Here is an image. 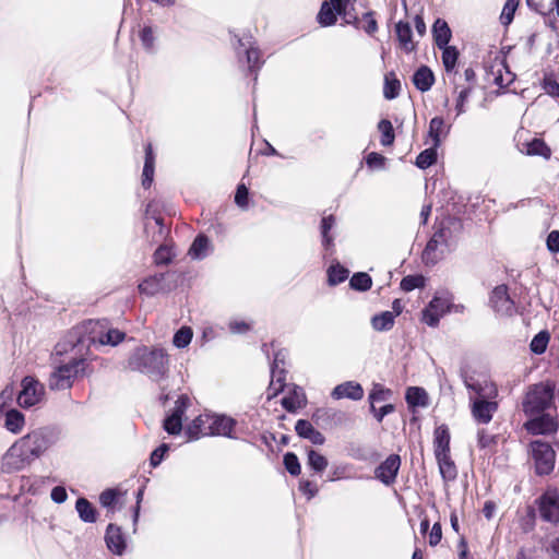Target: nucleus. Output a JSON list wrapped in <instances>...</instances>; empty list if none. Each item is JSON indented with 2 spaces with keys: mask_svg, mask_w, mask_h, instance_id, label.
I'll list each match as a JSON object with an SVG mask.
<instances>
[{
  "mask_svg": "<svg viewBox=\"0 0 559 559\" xmlns=\"http://www.w3.org/2000/svg\"><path fill=\"white\" fill-rule=\"evenodd\" d=\"M436 460L438 462L439 471L442 478L448 481L455 479L456 467L454 462L450 457V453L444 454V457L442 454L440 456H436Z\"/></svg>",
  "mask_w": 559,
  "mask_h": 559,
  "instance_id": "28",
  "label": "nucleus"
},
{
  "mask_svg": "<svg viewBox=\"0 0 559 559\" xmlns=\"http://www.w3.org/2000/svg\"><path fill=\"white\" fill-rule=\"evenodd\" d=\"M295 430L299 437L310 440L313 444L321 445L325 441L324 436L306 419H298Z\"/></svg>",
  "mask_w": 559,
  "mask_h": 559,
  "instance_id": "20",
  "label": "nucleus"
},
{
  "mask_svg": "<svg viewBox=\"0 0 559 559\" xmlns=\"http://www.w3.org/2000/svg\"><path fill=\"white\" fill-rule=\"evenodd\" d=\"M24 416L16 409H11L5 414L4 427L12 433H19L24 426Z\"/></svg>",
  "mask_w": 559,
  "mask_h": 559,
  "instance_id": "32",
  "label": "nucleus"
},
{
  "mask_svg": "<svg viewBox=\"0 0 559 559\" xmlns=\"http://www.w3.org/2000/svg\"><path fill=\"white\" fill-rule=\"evenodd\" d=\"M378 129L381 132V144L383 146L392 145L395 139L394 129L390 120L382 119L378 123Z\"/></svg>",
  "mask_w": 559,
  "mask_h": 559,
  "instance_id": "41",
  "label": "nucleus"
},
{
  "mask_svg": "<svg viewBox=\"0 0 559 559\" xmlns=\"http://www.w3.org/2000/svg\"><path fill=\"white\" fill-rule=\"evenodd\" d=\"M395 31H396L397 39H399L400 44L402 45V47L407 52L414 50L415 46L412 41V28H411L409 23L400 21L395 26Z\"/></svg>",
  "mask_w": 559,
  "mask_h": 559,
  "instance_id": "26",
  "label": "nucleus"
},
{
  "mask_svg": "<svg viewBox=\"0 0 559 559\" xmlns=\"http://www.w3.org/2000/svg\"><path fill=\"white\" fill-rule=\"evenodd\" d=\"M335 219L332 215H329L326 217L322 218L321 222V234H322V240L323 245L328 248L332 245L333 238L330 237L329 231L334 226Z\"/></svg>",
  "mask_w": 559,
  "mask_h": 559,
  "instance_id": "52",
  "label": "nucleus"
},
{
  "mask_svg": "<svg viewBox=\"0 0 559 559\" xmlns=\"http://www.w3.org/2000/svg\"><path fill=\"white\" fill-rule=\"evenodd\" d=\"M34 462L24 449L15 441L2 457L1 468L4 473H15Z\"/></svg>",
  "mask_w": 559,
  "mask_h": 559,
  "instance_id": "8",
  "label": "nucleus"
},
{
  "mask_svg": "<svg viewBox=\"0 0 559 559\" xmlns=\"http://www.w3.org/2000/svg\"><path fill=\"white\" fill-rule=\"evenodd\" d=\"M548 342H549V333L547 331H542L533 337V340L530 344L531 350L534 354L540 355V354L545 353Z\"/></svg>",
  "mask_w": 559,
  "mask_h": 559,
  "instance_id": "44",
  "label": "nucleus"
},
{
  "mask_svg": "<svg viewBox=\"0 0 559 559\" xmlns=\"http://www.w3.org/2000/svg\"><path fill=\"white\" fill-rule=\"evenodd\" d=\"M58 437L59 433L56 428L41 427L20 438L17 442L31 459L35 461L57 442Z\"/></svg>",
  "mask_w": 559,
  "mask_h": 559,
  "instance_id": "2",
  "label": "nucleus"
},
{
  "mask_svg": "<svg viewBox=\"0 0 559 559\" xmlns=\"http://www.w3.org/2000/svg\"><path fill=\"white\" fill-rule=\"evenodd\" d=\"M401 88V83L397 79H390L389 75H385L383 95L386 99H394L399 96Z\"/></svg>",
  "mask_w": 559,
  "mask_h": 559,
  "instance_id": "49",
  "label": "nucleus"
},
{
  "mask_svg": "<svg viewBox=\"0 0 559 559\" xmlns=\"http://www.w3.org/2000/svg\"><path fill=\"white\" fill-rule=\"evenodd\" d=\"M308 465L316 473H322L328 467V460L325 456L314 450L308 451Z\"/></svg>",
  "mask_w": 559,
  "mask_h": 559,
  "instance_id": "43",
  "label": "nucleus"
},
{
  "mask_svg": "<svg viewBox=\"0 0 559 559\" xmlns=\"http://www.w3.org/2000/svg\"><path fill=\"white\" fill-rule=\"evenodd\" d=\"M371 285V277L365 272L355 273L349 281V286L358 292H366L370 289Z\"/></svg>",
  "mask_w": 559,
  "mask_h": 559,
  "instance_id": "38",
  "label": "nucleus"
},
{
  "mask_svg": "<svg viewBox=\"0 0 559 559\" xmlns=\"http://www.w3.org/2000/svg\"><path fill=\"white\" fill-rule=\"evenodd\" d=\"M164 281V274H156L144 280L139 285V290L147 296H154L162 289V283Z\"/></svg>",
  "mask_w": 559,
  "mask_h": 559,
  "instance_id": "30",
  "label": "nucleus"
},
{
  "mask_svg": "<svg viewBox=\"0 0 559 559\" xmlns=\"http://www.w3.org/2000/svg\"><path fill=\"white\" fill-rule=\"evenodd\" d=\"M527 5L542 15L552 12V0H526Z\"/></svg>",
  "mask_w": 559,
  "mask_h": 559,
  "instance_id": "51",
  "label": "nucleus"
},
{
  "mask_svg": "<svg viewBox=\"0 0 559 559\" xmlns=\"http://www.w3.org/2000/svg\"><path fill=\"white\" fill-rule=\"evenodd\" d=\"M547 249L552 252H559V230H552L547 237Z\"/></svg>",
  "mask_w": 559,
  "mask_h": 559,
  "instance_id": "62",
  "label": "nucleus"
},
{
  "mask_svg": "<svg viewBox=\"0 0 559 559\" xmlns=\"http://www.w3.org/2000/svg\"><path fill=\"white\" fill-rule=\"evenodd\" d=\"M432 35L438 48L447 46L451 39V29L444 20L438 19L432 25Z\"/></svg>",
  "mask_w": 559,
  "mask_h": 559,
  "instance_id": "22",
  "label": "nucleus"
},
{
  "mask_svg": "<svg viewBox=\"0 0 559 559\" xmlns=\"http://www.w3.org/2000/svg\"><path fill=\"white\" fill-rule=\"evenodd\" d=\"M401 466V457L397 454L389 455L374 471V476L384 485H392Z\"/></svg>",
  "mask_w": 559,
  "mask_h": 559,
  "instance_id": "11",
  "label": "nucleus"
},
{
  "mask_svg": "<svg viewBox=\"0 0 559 559\" xmlns=\"http://www.w3.org/2000/svg\"><path fill=\"white\" fill-rule=\"evenodd\" d=\"M445 123L442 117H433L429 122V136L432 139V145L438 147L441 143V135L447 133Z\"/></svg>",
  "mask_w": 559,
  "mask_h": 559,
  "instance_id": "33",
  "label": "nucleus"
},
{
  "mask_svg": "<svg viewBox=\"0 0 559 559\" xmlns=\"http://www.w3.org/2000/svg\"><path fill=\"white\" fill-rule=\"evenodd\" d=\"M169 447L166 443H163L157 449H155L150 457L151 465L156 467L160 464L164 459V454L168 451Z\"/></svg>",
  "mask_w": 559,
  "mask_h": 559,
  "instance_id": "59",
  "label": "nucleus"
},
{
  "mask_svg": "<svg viewBox=\"0 0 559 559\" xmlns=\"http://www.w3.org/2000/svg\"><path fill=\"white\" fill-rule=\"evenodd\" d=\"M394 405L393 404H385L383 405L382 407H380L379 409L376 408L374 405L370 406V411L371 413L373 414L374 418L381 423L384 418V416L391 414L394 412Z\"/></svg>",
  "mask_w": 559,
  "mask_h": 559,
  "instance_id": "58",
  "label": "nucleus"
},
{
  "mask_svg": "<svg viewBox=\"0 0 559 559\" xmlns=\"http://www.w3.org/2000/svg\"><path fill=\"white\" fill-rule=\"evenodd\" d=\"M169 359L163 348L150 349L146 346L135 348L128 358V368L160 381L168 372Z\"/></svg>",
  "mask_w": 559,
  "mask_h": 559,
  "instance_id": "1",
  "label": "nucleus"
},
{
  "mask_svg": "<svg viewBox=\"0 0 559 559\" xmlns=\"http://www.w3.org/2000/svg\"><path fill=\"white\" fill-rule=\"evenodd\" d=\"M331 396L334 400L349 399L360 401L364 397V389L358 382L346 381L336 385L332 390Z\"/></svg>",
  "mask_w": 559,
  "mask_h": 559,
  "instance_id": "15",
  "label": "nucleus"
},
{
  "mask_svg": "<svg viewBox=\"0 0 559 559\" xmlns=\"http://www.w3.org/2000/svg\"><path fill=\"white\" fill-rule=\"evenodd\" d=\"M192 336V330L188 326H183L175 333L173 343L177 348H183L190 344Z\"/></svg>",
  "mask_w": 559,
  "mask_h": 559,
  "instance_id": "47",
  "label": "nucleus"
},
{
  "mask_svg": "<svg viewBox=\"0 0 559 559\" xmlns=\"http://www.w3.org/2000/svg\"><path fill=\"white\" fill-rule=\"evenodd\" d=\"M546 551L549 559H559V536L549 539Z\"/></svg>",
  "mask_w": 559,
  "mask_h": 559,
  "instance_id": "64",
  "label": "nucleus"
},
{
  "mask_svg": "<svg viewBox=\"0 0 559 559\" xmlns=\"http://www.w3.org/2000/svg\"><path fill=\"white\" fill-rule=\"evenodd\" d=\"M271 372H272V380H271L270 386L267 389L269 399L276 396L280 392L283 391V389L285 386L284 370L283 369L275 370L274 368H271Z\"/></svg>",
  "mask_w": 559,
  "mask_h": 559,
  "instance_id": "36",
  "label": "nucleus"
},
{
  "mask_svg": "<svg viewBox=\"0 0 559 559\" xmlns=\"http://www.w3.org/2000/svg\"><path fill=\"white\" fill-rule=\"evenodd\" d=\"M181 428H182V419H180V417H178L177 415H169L164 420V429L169 435L180 433Z\"/></svg>",
  "mask_w": 559,
  "mask_h": 559,
  "instance_id": "53",
  "label": "nucleus"
},
{
  "mask_svg": "<svg viewBox=\"0 0 559 559\" xmlns=\"http://www.w3.org/2000/svg\"><path fill=\"white\" fill-rule=\"evenodd\" d=\"M464 384L477 396L475 399H495L498 394L497 386L489 381H474L472 378L464 377Z\"/></svg>",
  "mask_w": 559,
  "mask_h": 559,
  "instance_id": "17",
  "label": "nucleus"
},
{
  "mask_svg": "<svg viewBox=\"0 0 559 559\" xmlns=\"http://www.w3.org/2000/svg\"><path fill=\"white\" fill-rule=\"evenodd\" d=\"M442 247L450 248L453 245L452 231L448 227H441L432 235Z\"/></svg>",
  "mask_w": 559,
  "mask_h": 559,
  "instance_id": "54",
  "label": "nucleus"
},
{
  "mask_svg": "<svg viewBox=\"0 0 559 559\" xmlns=\"http://www.w3.org/2000/svg\"><path fill=\"white\" fill-rule=\"evenodd\" d=\"M437 160V147L433 145L420 152L416 157L415 165L420 169H426L435 164Z\"/></svg>",
  "mask_w": 559,
  "mask_h": 559,
  "instance_id": "39",
  "label": "nucleus"
},
{
  "mask_svg": "<svg viewBox=\"0 0 559 559\" xmlns=\"http://www.w3.org/2000/svg\"><path fill=\"white\" fill-rule=\"evenodd\" d=\"M154 261L157 265L162 264H168L171 262V253L170 250L165 247L160 246L154 253Z\"/></svg>",
  "mask_w": 559,
  "mask_h": 559,
  "instance_id": "55",
  "label": "nucleus"
},
{
  "mask_svg": "<svg viewBox=\"0 0 559 559\" xmlns=\"http://www.w3.org/2000/svg\"><path fill=\"white\" fill-rule=\"evenodd\" d=\"M524 427L532 435H546L557 430V423L549 415H540L526 421Z\"/></svg>",
  "mask_w": 559,
  "mask_h": 559,
  "instance_id": "16",
  "label": "nucleus"
},
{
  "mask_svg": "<svg viewBox=\"0 0 559 559\" xmlns=\"http://www.w3.org/2000/svg\"><path fill=\"white\" fill-rule=\"evenodd\" d=\"M85 359L72 357L68 362L55 367L50 373L48 385L51 390L70 389L73 381L85 370Z\"/></svg>",
  "mask_w": 559,
  "mask_h": 559,
  "instance_id": "4",
  "label": "nucleus"
},
{
  "mask_svg": "<svg viewBox=\"0 0 559 559\" xmlns=\"http://www.w3.org/2000/svg\"><path fill=\"white\" fill-rule=\"evenodd\" d=\"M415 87L420 92L429 91L435 83V74L427 66L419 67L412 79Z\"/></svg>",
  "mask_w": 559,
  "mask_h": 559,
  "instance_id": "21",
  "label": "nucleus"
},
{
  "mask_svg": "<svg viewBox=\"0 0 559 559\" xmlns=\"http://www.w3.org/2000/svg\"><path fill=\"white\" fill-rule=\"evenodd\" d=\"M450 431L447 425L438 426L433 431V451L435 456L450 453Z\"/></svg>",
  "mask_w": 559,
  "mask_h": 559,
  "instance_id": "18",
  "label": "nucleus"
},
{
  "mask_svg": "<svg viewBox=\"0 0 559 559\" xmlns=\"http://www.w3.org/2000/svg\"><path fill=\"white\" fill-rule=\"evenodd\" d=\"M105 540L108 549L116 554L122 555L126 548V540L120 528L114 524H109L106 531Z\"/></svg>",
  "mask_w": 559,
  "mask_h": 559,
  "instance_id": "19",
  "label": "nucleus"
},
{
  "mask_svg": "<svg viewBox=\"0 0 559 559\" xmlns=\"http://www.w3.org/2000/svg\"><path fill=\"white\" fill-rule=\"evenodd\" d=\"M391 396L392 391L390 389L384 388L382 384L376 383L369 393L370 406L378 402L388 401Z\"/></svg>",
  "mask_w": 559,
  "mask_h": 559,
  "instance_id": "42",
  "label": "nucleus"
},
{
  "mask_svg": "<svg viewBox=\"0 0 559 559\" xmlns=\"http://www.w3.org/2000/svg\"><path fill=\"white\" fill-rule=\"evenodd\" d=\"M531 453L535 463L537 475H548L554 471L556 453L548 442L542 440L532 441Z\"/></svg>",
  "mask_w": 559,
  "mask_h": 559,
  "instance_id": "5",
  "label": "nucleus"
},
{
  "mask_svg": "<svg viewBox=\"0 0 559 559\" xmlns=\"http://www.w3.org/2000/svg\"><path fill=\"white\" fill-rule=\"evenodd\" d=\"M427 397V392L419 386H409L405 395V400L411 407L426 406Z\"/></svg>",
  "mask_w": 559,
  "mask_h": 559,
  "instance_id": "31",
  "label": "nucleus"
},
{
  "mask_svg": "<svg viewBox=\"0 0 559 559\" xmlns=\"http://www.w3.org/2000/svg\"><path fill=\"white\" fill-rule=\"evenodd\" d=\"M526 154L548 159L551 155V150L542 139H533L526 144Z\"/></svg>",
  "mask_w": 559,
  "mask_h": 559,
  "instance_id": "35",
  "label": "nucleus"
},
{
  "mask_svg": "<svg viewBox=\"0 0 559 559\" xmlns=\"http://www.w3.org/2000/svg\"><path fill=\"white\" fill-rule=\"evenodd\" d=\"M75 510L80 519L85 523H94L97 520V511L85 498H79L75 502Z\"/></svg>",
  "mask_w": 559,
  "mask_h": 559,
  "instance_id": "25",
  "label": "nucleus"
},
{
  "mask_svg": "<svg viewBox=\"0 0 559 559\" xmlns=\"http://www.w3.org/2000/svg\"><path fill=\"white\" fill-rule=\"evenodd\" d=\"M362 20L366 22L365 25L361 27L365 29V32L369 35L373 34L378 29L377 21L373 19L372 12H367L362 15Z\"/></svg>",
  "mask_w": 559,
  "mask_h": 559,
  "instance_id": "61",
  "label": "nucleus"
},
{
  "mask_svg": "<svg viewBox=\"0 0 559 559\" xmlns=\"http://www.w3.org/2000/svg\"><path fill=\"white\" fill-rule=\"evenodd\" d=\"M117 492L114 489H107L99 496V502L105 508H110L116 503Z\"/></svg>",
  "mask_w": 559,
  "mask_h": 559,
  "instance_id": "57",
  "label": "nucleus"
},
{
  "mask_svg": "<svg viewBox=\"0 0 559 559\" xmlns=\"http://www.w3.org/2000/svg\"><path fill=\"white\" fill-rule=\"evenodd\" d=\"M108 324L107 319H90L84 321L80 326L76 328V334L79 335L78 343L83 344L85 338L90 344H99L105 337V330Z\"/></svg>",
  "mask_w": 559,
  "mask_h": 559,
  "instance_id": "9",
  "label": "nucleus"
},
{
  "mask_svg": "<svg viewBox=\"0 0 559 559\" xmlns=\"http://www.w3.org/2000/svg\"><path fill=\"white\" fill-rule=\"evenodd\" d=\"M190 400L187 395H180L178 400L175 403V407L173 409V413L170 415H177L182 419V416L185 412L187 411L189 406Z\"/></svg>",
  "mask_w": 559,
  "mask_h": 559,
  "instance_id": "56",
  "label": "nucleus"
},
{
  "mask_svg": "<svg viewBox=\"0 0 559 559\" xmlns=\"http://www.w3.org/2000/svg\"><path fill=\"white\" fill-rule=\"evenodd\" d=\"M395 314L391 311H383L371 318V326L378 332L389 331L393 328Z\"/></svg>",
  "mask_w": 559,
  "mask_h": 559,
  "instance_id": "27",
  "label": "nucleus"
},
{
  "mask_svg": "<svg viewBox=\"0 0 559 559\" xmlns=\"http://www.w3.org/2000/svg\"><path fill=\"white\" fill-rule=\"evenodd\" d=\"M400 285L404 292H412L415 288L424 287L425 277L423 275H407L402 278Z\"/></svg>",
  "mask_w": 559,
  "mask_h": 559,
  "instance_id": "48",
  "label": "nucleus"
},
{
  "mask_svg": "<svg viewBox=\"0 0 559 559\" xmlns=\"http://www.w3.org/2000/svg\"><path fill=\"white\" fill-rule=\"evenodd\" d=\"M248 189L245 185H239L235 194V203L240 207H246L248 203Z\"/></svg>",
  "mask_w": 559,
  "mask_h": 559,
  "instance_id": "60",
  "label": "nucleus"
},
{
  "mask_svg": "<svg viewBox=\"0 0 559 559\" xmlns=\"http://www.w3.org/2000/svg\"><path fill=\"white\" fill-rule=\"evenodd\" d=\"M211 419L209 430L211 435L224 436L227 438H235L233 430L236 426V420L225 415H214L212 417L206 416V420Z\"/></svg>",
  "mask_w": 559,
  "mask_h": 559,
  "instance_id": "14",
  "label": "nucleus"
},
{
  "mask_svg": "<svg viewBox=\"0 0 559 559\" xmlns=\"http://www.w3.org/2000/svg\"><path fill=\"white\" fill-rule=\"evenodd\" d=\"M555 384L540 382L530 386L523 401V412L528 416L542 414L554 404Z\"/></svg>",
  "mask_w": 559,
  "mask_h": 559,
  "instance_id": "3",
  "label": "nucleus"
},
{
  "mask_svg": "<svg viewBox=\"0 0 559 559\" xmlns=\"http://www.w3.org/2000/svg\"><path fill=\"white\" fill-rule=\"evenodd\" d=\"M336 11L330 0L323 1L318 13V22L322 26H332L336 23Z\"/></svg>",
  "mask_w": 559,
  "mask_h": 559,
  "instance_id": "29",
  "label": "nucleus"
},
{
  "mask_svg": "<svg viewBox=\"0 0 559 559\" xmlns=\"http://www.w3.org/2000/svg\"><path fill=\"white\" fill-rule=\"evenodd\" d=\"M45 395V386L33 377H25L22 380V391L17 402L22 407H31L39 403Z\"/></svg>",
  "mask_w": 559,
  "mask_h": 559,
  "instance_id": "10",
  "label": "nucleus"
},
{
  "mask_svg": "<svg viewBox=\"0 0 559 559\" xmlns=\"http://www.w3.org/2000/svg\"><path fill=\"white\" fill-rule=\"evenodd\" d=\"M442 51V63L448 73L452 72L456 66L459 51L454 46H444L441 48Z\"/></svg>",
  "mask_w": 559,
  "mask_h": 559,
  "instance_id": "37",
  "label": "nucleus"
},
{
  "mask_svg": "<svg viewBox=\"0 0 559 559\" xmlns=\"http://www.w3.org/2000/svg\"><path fill=\"white\" fill-rule=\"evenodd\" d=\"M490 304L497 313L510 316L514 310V302L508 294L507 285H499L493 288L490 296Z\"/></svg>",
  "mask_w": 559,
  "mask_h": 559,
  "instance_id": "13",
  "label": "nucleus"
},
{
  "mask_svg": "<svg viewBox=\"0 0 559 559\" xmlns=\"http://www.w3.org/2000/svg\"><path fill=\"white\" fill-rule=\"evenodd\" d=\"M210 240L204 235H199L189 249V255L193 259H203L206 255Z\"/></svg>",
  "mask_w": 559,
  "mask_h": 559,
  "instance_id": "34",
  "label": "nucleus"
},
{
  "mask_svg": "<svg viewBox=\"0 0 559 559\" xmlns=\"http://www.w3.org/2000/svg\"><path fill=\"white\" fill-rule=\"evenodd\" d=\"M348 270L340 264L331 265L328 270V281L331 286L343 283L348 277Z\"/></svg>",
  "mask_w": 559,
  "mask_h": 559,
  "instance_id": "40",
  "label": "nucleus"
},
{
  "mask_svg": "<svg viewBox=\"0 0 559 559\" xmlns=\"http://www.w3.org/2000/svg\"><path fill=\"white\" fill-rule=\"evenodd\" d=\"M104 334H105V337L103 338V342H100V345L115 346V345L119 344L121 341H123V338L126 336V334L123 332H121L118 329L111 328L109 323L107 324Z\"/></svg>",
  "mask_w": 559,
  "mask_h": 559,
  "instance_id": "46",
  "label": "nucleus"
},
{
  "mask_svg": "<svg viewBox=\"0 0 559 559\" xmlns=\"http://www.w3.org/2000/svg\"><path fill=\"white\" fill-rule=\"evenodd\" d=\"M472 402V416L475 419L476 423L486 425L490 423L492 419L493 414L498 409V403L488 401V399H473L471 397Z\"/></svg>",
  "mask_w": 559,
  "mask_h": 559,
  "instance_id": "12",
  "label": "nucleus"
},
{
  "mask_svg": "<svg viewBox=\"0 0 559 559\" xmlns=\"http://www.w3.org/2000/svg\"><path fill=\"white\" fill-rule=\"evenodd\" d=\"M140 38H141V41H142L143 46L146 49H152L153 48L154 36H153V31H152L151 27H148V26L144 27L141 31V33H140Z\"/></svg>",
  "mask_w": 559,
  "mask_h": 559,
  "instance_id": "63",
  "label": "nucleus"
},
{
  "mask_svg": "<svg viewBox=\"0 0 559 559\" xmlns=\"http://www.w3.org/2000/svg\"><path fill=\"white\" fill-rule=\"evenodd\" d=\"M440 248L442 246L432 236L423 252V261L426 265H433L442 258L443 250Z\"/></svg>",
  "mask_w": 559,
  "mask_h": 559,
  "instance_id": "24",
  "label": "nucleus"
},
{
  "mask_svg": "<svg viewBox=\"0 0 559 559\" xmlns=\"http://www.w3.org/2000/svg\"><path fill=\"white\" fill-rule=\"evenodd\" d=\"M452 307V295L447 294V297L435 296L429 305L423 310V321L432 328L438 326L440 318L450 312Z\"/></svg>",
  "mask_w": 559,
  "mask_h": 559,
  "instance_id": "7",
  "label": "nucleus"
},
{
  "mask_svg": "<svg viewBox=\"0 0 559 559\" xmlns=\"http://www.w3.org/2000/svg\"><path fill=\"white\" fill-rule=\"evenodd\" d=\"M539 518L554 525L559 524V492L549 488L536 501Z\"/></svg>",
  "mask_w": 559,
  "mask_h": 559,
  "instance_id": "6",
  "label": "nucleus"
},
{
  "mask_svg": "<svg viewBox=\"0 0 559 559\" xmlns=\"http://www.w3.org/2000/svg\"><path fill=\"white\" fill-rule=\"evenodd\" d=\"M284 465L287 472L293 476H298L301 472L299 460L293 452H287L284 455Z\"/></svg>",
  "mask_w": 559,
  "mask_h": 559,
  "instance_id": "50",
  "label": "nucleus"
},
{
  "mask_svg": "<svg viewBox=\"0 0 559 559\" xmlns=\"http://www.w3.org/2000/svg\"><path fill=\"white\" fill-rule=\"evenodd\" d=\"M306 405V395L301 388L295 386L293 392L283 397L282 406L289 413H295Z\"/></svg>",
  "mask_w": 559,
  "mask_h": 559,
  "instance_id": "23",
  "label": "nucleus"
},
{
  "mask_svg": "<svg viewBox=\"0 0 559 559\" xmlns=\"http://www.w3.org/2000/svg\"><path fill=\"white\" fill-rule=\"evenodd\" d=\"M330 1L334 5L336 13L343 16L346 24H355L359 27L360 20L346 10V3H344L343 0Z\"/></svg>",
  "mask_w": 559,
  "mask_h": 559,
  "instance_id": "45",
  "label": "nucleus"
}]
</instances>
